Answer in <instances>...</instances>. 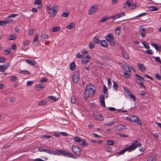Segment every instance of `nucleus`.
Instances as JSON below:
<instances>
[{"instance_id": "72a5a7b5", "label": "nucleus", "mask_w": 161, "mask_h": 161, "mask_svg": "<svg viewBox=\"0 0 161 161\" xmlns=\"http://www.w3.org/2000/svg\"><path fill=\"white\" fill-rule=\"evenodd\" d=\"M63 151V150L56 149L55 150V152L56 153H53V154L59 155V154H60L62 155Z\"/></svg>"}, {"instance_id": "0eeeda50", "label": "nucleus", "mask_w": 161, "mask_h": 161, "mask_svg": "<svg viewBox=\"0 0 161 161\" xmlns=\"http://www.w3.org/2000/svg\"><path fill=\"white\" fill-rule=\"evenodd\" d=\"M80 77V75L78 71H75L73 76V81L74 83H77Z\"/></svg>"}, {"instance_id": "4d7b16f0", "label": "nucleus", "mask_w": 161, "mask_h": 161, "mask_svg": "<svg viewBox=\"0 0 161 161\" xmlns=\"http://www.w3.org/2000/svg\"><path fill=\"white\" fill-rule=\"evenodd\" d=\"M146 52L148 54H150V55H152V54H153V52L152 51V50H151V49H149V50H146Z\"/></svg>"}, {"instance_id": "dca6fc26", "label": "nucleus", "mask_w": 161, "mask_h": 161, "mask_svg": "<svg viewBox=\"0 0 161 161\" xmlns=\"http://www.w3.org/2000/svg\"><path fill=\"white\" fill-rule=\"evenodd\" d=\"M26 61L27 63L32 65H34L36 63V62L34 60H31L28 59L26 60Z\"/></svg>"}, {"instance_id": "c756f323", "label": "nucleus", "mask_w": 161, "mask_h": 161, "mask_svg": "<svg viewBox=\"0 0 161 161\" xmlns=\"http://www.w3.org/2000/svg\"><path fill=\"white\" fill-rule=\"evenodd\" d=\"M130 5L131 3H130L128 2V0L127 2L124 4L123 5V8L124 9L126 8L127 7L130 6Z\"/></svg>"}, {"instance_id": "6e6552de", "label": "nucleus", "mask_w": 161, "mask_h": 161, "mask_svg": "<svg viewBox=\"0 0 161 161\" xmlns=\"http://www.w3.org/2000/svg\"><path fill=\"white\" fill-rule=\"evenodd\" d=\"M98 9L97 7L96 6H92L90 8L88 14H89L91 15L95 12Z\"/></svg>"}, {"instance_id": "e433bc0d", "label": "nucleus", "mask_w": 161, "mask_h": 161, "mask_svg": "<svg viewBox=\"0 0 161 161\" xmlns=\"http://www.w3.org/2000/svg\"><path fill=\"white\" fill-rule=\"evenodd\" d=\"M48 97L53 100V102H55L58 100V99H57L56 97L53 96H48Z\"/></svg>"}, {"instance_id": "ddd939ff", "label": "nucleus", "mask_w": 161, "mask_h": 161, "mask_svg": "<svg viewBox=\"0 0 161 161\" xmlns=\"http://www.w3.org/2000/svg\"><path fill=\"white\" fill-rule=\"evenodd\" d=\"M137 67L139 69L142 71H143L144 70H146L145 66L142 64H137Z\"/></svg>"}, {"instance_id": "6ab92c4d", "label": "nucleus", "mask_w": 161, "mask_h": 161, "mask_svg": "<svg viewBox=\"0 0 161 161\" xmlns=\"http://www.w3.org/2000/svg\"><path fill=\"white\" fill-rule=\"evenodd\" d=\"M44 86H45L43 85L38 84L36 85V88H37L36 90L39 91L41 90V89H43L44 87Z\"/></svg>"}, {"instance_id": "bf43d9fd", "label": "nucleus", "mask_w": 161, "mask_h": 161, "mask_svg": "<svg viewBox=\"0 0 161 161\" xmlns=\"http://www.w3.org/2000/svg\"><path fill=\"white\" fill-rule=\"evenodd\" d=\"M156 78L158 80H161V76L158 74H156L155 75Z\"/></svg>"}, {"instance_id": "69168bd1", "label": "nucleus", "mask_w": 161, "mask_h": 161, "mask_svg": "<svg viewBox=\"0 0 161 161\" xmlns=\"http://www.w3.org/2000/svg\"><path fill=\"white\" fill-rule=\"evenodd\" d=\"M33 81H28L27 82V86H31L33 84Z\"/></svg>"}, {"instance_id": "412c9836", "label": "nucleus", "mask_w": 161, "mask_h": 161, "mask_svg": "<svg viewBox=\"0 0 161 161\" xmlns=\"http://www.w3.org/2000/svg\"><path fill=\"white\" fill-rule=\"evenodd\" d=\"M125 14L124 12L120 13L116 15V19H118L121 17L125 16Z\"/></svg>"}, {"instance_id": "ea45409f", "label": "nucleus", "mask_w": 161, "mask_h": 161, "mask_svg": "<svg viewBox=\"0 0 161 161\" xmlns=\"http://www.w3.org/2000/svg\"><path fill=\"white\" fill-rule=\"evenodd\" d=\"M102 58L104 61H107L109 59V57L107 55H104L102 56Z\"/></svg>"}, {"instance_id": "20e7f679", "label": "nucleus", "mask_w": 161, "mask_h": 161, "mask_svg": "<svg viewBox=\"0 0 161 161\" xmlns=\"http://www.w3.org/2000/svg\"><path fill=\"white\" fill-rule=\"evenodd\" d=\"M106 39L111 46H114L115 45V43L114 40V37L111 33H109L107 35Z\"/></svg>"}, {"instance_id": "6e6d98bb", "label": "nucleus", "mask_w": 161, "mask_h": 161, "mask_svg": "<svg viewBox=\"0 0 161 161\" xmlns=\"http://www.w3.org/2000/svg\"><path fill=\"white\" fill-rule=\"evenodd\" d=\"M154 58L156 61L159 63H160L161 62V60H160V58L159 57H155Z\"/></svg>"}, {"instance_id": "a19ab883", "label": "nucleus", "mask_w": 161, "mask_h": 161, "mask_svg": "<svg viewBox=\"0 0 161 161\" xmlns=\"http://www.w3.org/2000/svg\"><path fill=\"white\" fill-rule=\"evenodd\" d=\"M120 28H117L115 30V34L116 35L119 36L120 32Z\"/></svg>"}, {"instance_id": "a211bd4d", "label": "nucleus", "mask_w": 161, "mask_h": 161, "mask_svg": "<svg viewBox=\"0 0 161 161\" xmlns=\"http://www.w3.org/2000/svg\"><path fill=\"white\" fill-rule=\"evenodd\" d=\"M100 44L103 47H107L108 44L107 42L105 40H103L101 41L100 42Z\"/></svg>"}, {"instance_id": "0e129e2a", "label": "nucleus", "mask_w": 161, "mask_h": 161, "mask_svg": "<svg viewBox=\"0 0 161 161\" xmlns=\"http://www.w3.org/2000/svg\"><path fill=\"white\" fill-rule=\"evenodd\" d=\"M76 56L78 58H82V55H81L80 53H77L76 54Z\"/></svg>"}, {"instance_id": "5fc2aeb1", "label": "nucleus", "mask_w": 161, "mask_h": 161, "mask_svg": "<svg viewBox=\"0 0 161 161\" xmlns=\"http://www.w3.org/2000/svg\"><path fill=\"white\" fill-rule=\"evenodd\" d=\"M47 79L46 78H42V79L40 80L41 83L43 82H47Z\"/></svg>"}, {"instance_id": "8fccbe9b", "label": "nucleus", "mask_w": 161, "mask_h": 161, "mask_svg": "<svg viewBox=\"0 0 161 161\" xmlns=\"http://www.w3.org/2000/svg\"><path fill=\"white\" fill-rule=\"evenodd\" d=\"M108 84L109 88H110L112 86V84L109 78H107Z\"/></svg>"}, {"instance_id": "e2e57ef3", "label": "nucleus", "mask_w": 161, "mask_h": 161, "mask_svg": "<svg viewBox=\"0 0 161 161\" xmlns=\"http://www.w3.org/2000/svg\"><path fill=\"white\" fill-rule=\"evenodd\" d=\"M147 13H141V14H139V15H137L136 17H141V16H145V15H147Z\"/></svg>"}, {"instance_id": "4c0bfd02", "label": "nucleus", "mask_w": 161, "mask_h": 161, "mask_svg": "<svg viewBox=\"0 0 161 161\" xmlns=\"http://www.w3.org/2000/svg\"><path fill=\"white\" fill-rule=\"evenodd\" d=\"M93 41L95 43H98L99 42V37L97 36H95L93 39Z\"/></svg>"}, {"instance_id": "473e14b6", "label": "nucleus", "mask_w": 161, "mask_h": 161, "mask_svg": "<svg viewBox=\"0 0 161 161\" xmlns=\"http://www.w3.org/2000/svg\"><path fill=\"white\" fill-rule=\"evenodd\" d=\"M68 153V154H67V157H68L69 158H72L74 159H76V157L73 154L69 153V152Z\"/></svg>"}, {"instance_id": "774afa93", "label": "nucleus", "mask_w": 161, "mask_h": 161, "mask_svg": "<svg viewBox=\"0 0 161 161\" xmlns=\"http://www.w3.org/2000/svg\"><path fill=\"white\" fill-rule=\"evenodd\" d=\"M106 150L108 152H111L112 149V148L110 147L109 146H107L106 147Z\"/></svg>"}, {"instance_id": "4be33fe9", "label": "nucleus", "mask_w": 161, "mask_h": 161, "mask_svg": "<svg viewBox=\"0 0 161 161\" xmlns=\"http://www.w3.org/2000/svg\"><path fill=\"white\" fill-rule=\"evenodd\" d=\"M107 88L105 85L103 86V91L104 94H105L106 96V97L107 98L108 97V93L107 92Z\"/></svg>"}, {"instance_id": "603ef678", "label": "nucleus", "mask_w": 161, "mask_h": 161, "mask_svg": "<svg viewBox=\"0 0 161 161\" xmlns=\"http://www.w3.org/2000/svg\"><path fill=\"white\" fill-rule=\"evenodd\" d=\"M106 143L108 145H112L114 144V142L113 141L108 140L107 141Z\"/></svg>"}, {"instance_id": "aec40b11", "label": "nucleus", "mask_w": 161, "mask_h": 161, "mask_svg": "<svg viewBox=\"0 0 161 161\" xmlns=\"http://www.w3.org/2000/svg\"><path fill=\"white\" fill-rule=\"evenodd\" d=\"M123 57L125 59H129V55L128 53L124 51H123L122 53Z\"/></svg>"}, {"instance_id": "864d4df0", "label": "nucleus", "mask_w": 161, "mask_h": 161, "mask_svg": "<svg viewBox=\"0 0 161 161\" xmlns=\"http://www.w3.org/2000/svg\"><path fill=\"white\" fill-rule=\"evenodd\" d=\"M94 44L92 42H90L89 45V47L91 49H92L94 48Z\"/></svg>"}, {"instance_id": "4468645a", "label": "nucleus", "mask_w": 161, "mask_h": 161, "mask_svg": "<svg viewBox=\"0 0 161 161\" xmlns=\"http://www.w3.org/2000/svg\"><path fill=\"white\" fill-rule=\"evenodd\" d=\"M33 44L35 46H37L39 42L38 41V36L37 34H36V35H35L34 40L33 41Z\"/></svg>"}, {"instance_id": "39448f33", "label": "nucleus", "mask_w": 161, "mask_h": 161, "mask_svg": "<svg viewBox=\"0 0 161 161\" xmlns=\"http://www.w3.org/2000/svg\"><path fill=\"white\" fill-rule=\"evenodd\" d=\"M130 121L135 122L140 125H142V122L139 118L134 115H131L128 119Z\"/></svg>"}, {"instance_id": "7c9ffc66", "label": "nucleus", "mask_w": 161, "mask_h": 161, "mask_svg": "<svg viewBox=\"0 0 161 161\" xmlns=\"http://www.w3.org/2000/svg\"><path fill=\"white\" fill-rule=\"evenodd\" d=\"M143 80H144L143 78L141 76L139 77L138 78L136 79V81L140 84L142 82Z\"/></svg>"}, {"instance_id": "680f3d73", "label": "nucleus", "mask_w": 161, "mask_h": 161, "mask_svg": "<svg viewBox=\"0 0 161 161\" xmlns=\"http://www.w3.org/2000/svg\"><path fill=\"white\" fill-rule=\"evenodd\" d=\"M74 140L77 142H79L81 140L78 137L75 136L74 138Z\"/></svg>"}, {"instance_id": "cd10ccee", "label": "nucleus", "mask_w": 161, "mask_h": 161, "mask_svg": "<svg viewBox=\"0 0 161 161\" xmlns=\"http://www.w3.org/2000/svg\"><path fill=\"white\" fill-rule=\"evenodd\" d=\"M148 9L150 11H156L158 10V8L153 6H151L148 7Z\"/></svg>"}, {"instance_id": "2eb2a0df", "label": "nucleus", "mask_w": 161, "mask_h": 161, "mask_svg": "<svg viewBox=\"0 0 161 161\" xmlns=\"http://www.w3.org/2000/svg\"><path fill=\"white\" fill-rule=\"evenodd\" d=\"M156 155L154 154L150 156L147 161H155Z\"/></svg>"}, {"instance_id": "7ed1b4c3", "label": "nucleus", "mask_w": 161, "mask_h": 161, "mask_svg": "<svg viewBox=\"0 0 161 161\" xmlns=\"http://www.w3.org/2000/svg\"><path fill=\"white\" fill-rule=\"evenodd\" d=\"M58 6L56 5H54L51 9H49V10L48 11V13L50 14V17H53L56 15L57 12V8Z\"/></svg>"}, {"instance_id": "a18cd8bd", "label": "nucleus", "mask_w": 161, "mask_h": 161, "mask_svg": "<svg viewBox=\"0 0 161 161\" xmlns=\"http://www.w3.org/2000/svg\"><path fill=\"white\" fill-rule=\"evenodd\" d=\"M47 101L44 100H42L41 102H39L38 103V104L39 105H44L47 103Z\"/></svg>"}, {"instance_id": "9d476101", "label": "nucleus", "mask_w": 161, "mask_h": 161, "mask_svg": "<svg viewBox=\"0 0 161 161\" xmlns=\"http://www.w3.org/2000/svg\"><path fill=\"white\" fill-rule=\"evenodd\" d=\"M114 128L118 130H120L123 129H126V127L125 126L121 125H119L116 126L114 127Z\"/></svg>"}, {"instance_id": "f03ea898", "label": "nucleus", "mask_w": 161, "mask_h": 161, "mask_svg": "<svg viewBox=\"0 0 161 161\" xmlns=\"http://www.w3.org/2000/svg\"><path fill=\"white\" fill-rule=\"evenodd\" d=\"M96 90L95 87L92 84H89L86 86L84 93V99H86L90 96H92Z\"/></svg>"}, {"instance_id": "bb28decb", "label": "nucleus", "mask_w": 161, "mask_h": 161, "mask_svg": "<svg viewBox=\"0 0 161 161\" xmlns=\"http://www.w3.org/2000/svg\"><path fill=\"white\" fill-rule=\"evenodd\" d=\"M152 46L154 47L157 50H159V49L161 48V46L159 45H158L155 43H153L152 44Z\"/></svg>"}, {"instance_id": "b1692460", "label": "nucleus", "mask_w": 161, "mask_h": 161, "mask_svg": "<svg viewBox=\"0 0 161 161\" xmlns=\"http://www.w3.org/2000/svg\"><path fill=\"white\" fill-rule=\"evenodd\" d=\"M79 144L80 145L83 146H85L87 145V142L85 141H83L82 140H81L79 142Z\"/></svg>"}, {"instance_id": "13d9d810", "label": "nucleus", "mask_w": 161, "mask_h": 161, "mask_svg": "<svg viewBox=\"0 0 161 161\" xmlns=\"http://www.w3.org/2000/svg\"><path fill=\"white\" fill-rule=\"evenodd\" d=\"M41 1L40 0H36L34 2L35 4L38 5L41 4Z\"/></svg>"}, {"instance_id": "f3484780", "label": "nucleus", "mask_w": 161, "mask_h": 161, "mask_svg": "<svg viewBox=\"0 0 161 161\" xmlns=\"http://www.w3.org/2000/svg\"><path fill=\"white\" fill-rule=\"evenodd\" d=\"M16 38V36L15 34H12L9 35L8 37V39L9 40H15Z\"/></svg>"}, {"instance_id": "9b49d317", "label": "nucleus", "mask_w": 161, "mask_h": 161, "mask_svg": "<svg viewBox=\"0 0 161 161\" xmlns=\"http://www.w3.org/2000/svg\"><path fill=\"white\" fill-rule=\"evenodd\" d=\"M94 119L97 120L103 121V117L102 115H94Z\"/></svg>"}, {"instance_id": "09e8293b", "label": "nucleus", "mask_w": 161, "mask_h": 161, "mask_svg": "<svg viewBox=\"0 0 161 161\" xmlns=\"http://www.w3.org/2000/svg\"><path fill=\"white\" fill-rule=\"evenodd\" d=\"M69 152L66 150H63L62 155L65 156H67V154H68V153Z\"/></svg>"}, {"instance_id": "c85d7f7f", "label": "nucleus", "mask_w": 161, "mask_h": 161, "mask_svg": "<svg viewBox=\"0 0 161 161\" xmlns=\"http://www.w3.org/2000/svg\"><path fill=\"white\" fill-rule=\"evenodd\" d=\"M114 83L113 88L116 91H117L118 89V85L114 81H113Z\"/></svg>"}, {"instance_id": "1a4fd4ad", "label": "nucleus", "mask_w": 161, "mask_h": 161, "mask_svg": "<svg viewBox=\"0 0 161 161\" xmlns=\"http://www.w3.org/2000/svg\"><path fill=\"white\" fill-rule=\"evenodd\" d=\"M90 56L88 55H87L82 61V64H86L88 62L90 61Z\"/></svg>"}, {"instance_id": "338daca9", "label": "nucleus", "mask_w": 161, "mask_h": 161, "mask_svg": "<svg viewBox=\"0 0 161 161\" xmlns=\"http://www.w3.org/2000/svg\"><path fill=\"white\" fill-rule=\"evenodd\" d=\"M125 77L126 78H129L130 77V74L126 72L124 73Z\"/></svg>"}, {"instance_id": "393cba45", "label": "nucleus", "mask_w": 161, "mask_h": 161, "mask_svg": "<svg viewBox=\"0 0 161 161\" xmlns=\"http://www.w3.org/2000/svg\"><path fill=\"white\" fill-rule=\"evenodd\" d=\"M142 43L146 48L148 49L150 48L149 44L147 42L145 41H143L142 42Z\"/></svg>"}, {"instance_id": "a878e982", "label": "nucleus", "mask_w": 161, "mask_h": 161, "mask_svg": "<svg viewBox=\"0 0 161 161\" xmlns=\"http://www.w3.org/2000/svg\"><path fill=\"white\" fill-rule=\"evenodd\" d=\"M75 26V24L74 23H70L69 25L67 26L66 28L69 29H71L74 28Z\"/></svg>"}, {"instance_id": "423d86ee", "label": "nucleus", "mask_w": 161, "mask_h": 161, "mask_svg": "<svg viewBox=\"0 0 161 161\" xmlns=\"http://www.w3.org/2000/svg\"><path fill=\"white\" fill-rule=\"evenodd\" d=\"M72 151L77 156L80 155L81 150L79 147L73 145L72 146Z\"/></svg>"}, {"instance_id": "f704fd0d", "label": "nucleus", "mask_w": 161, "mask_h": 161, "mask_svg": "<svg viewBox=\"0 0 161 161\" xmlns=\"http://www.w3.org/2000/svg\"><path fill=\"white\" fill-rule=\"evenodd\" d=\"M124 69L125 71L131 72V70L129 67L127 65H125L124 66Z\"/></svg>"}, {"instance_id": "f8f14e48", "label": "nucleus", "mask_w": 161, "mask_h": 161, "mask_svg": "<svg viewBox=\"0 0 161 161\" xmlns=\"http://www.w3.org/2000/svg\"><path fill=\"white\" fill-rule=\"evenodd\" d=\"M100 105L104 107H105L106 106L105 103L104 98L103 96H101L100 97Z\"/></svg>"}, {"instance_id": "2f4dec72", "label": "nucleus", "mask_w": 161, "mask_h": 161, "mask_svg": "<svg viewBox=\"0 0 161 161\" xmlns=\"http://www.w3.org/2000/svg\"><path fill=\"white\" fill-rule=\"evenodd\" d=\"M60 29V27L59 26H58L56 27L53 28L52 30V31L53 32H56L58 31Z\"/></svg>"}, {"instance_id": "58836bf2", "label": "nucleus", "mask_w": 161, "mask_h": 161, "mask_svg": "<svg viewBox=\"0 0 161 161\" xmlns=\"http://www.w3.org/2000/svg\"><path fill=\"white\" fill-rule=\"evenodd\" d=\"M110 19V18H109L108 16H106L105 17L103 18L102 19L100 20V22H102L103 23H104L106 22V21L108 19Z\"/></svg>"}, {"instance_id": "37998d69", "label": "nucleus", "mask_w": 161, "mask_h": 161, "mask_svg": "<svg viewBox=\"0 0 161 161\" xmlns=\"http://www.w3.org/2000/svg\"><path fill=\"white\" fill-rule=\"evenodd\" d=\"M19 72L21 74H24L27 75H29L30 74V72L28 71L25 70H20Z\"/></svg>"}, {"instance_id": "49530a36", "label": "nucleus", "mask_w": 161, "mask_h": 161, "mask_svg": "<svg viewBox=\"0 0 161 161\" xmlns=\"http://www.w3.org/2000/svg\"><path fill=\"white\" fill-rule=\"evenodd\" d=\"M16 78L14 76H11L10 77V80L12 81H14L16 80Z\"/></svg>"}, {"instance_id": "3c124183", "label": "nucleus", "mask_w": 161, "mask_h": 161, "mask_svg": "<svg viewBox=\"0 0 161 161\" xmlns=\"http://www.w3.org/2000/svg\"><path fill=\"white\" fill-rule=\"evenodd\" d=\"M10 65V63H8L6 65H2V67H3V69H4V70L7 69L8 68L9 66Z\"/></svg>"}, {"instance_id": "79ce46f5", "label": "nucleus", "mask_w": 161, "mask_h": 161, "mask_svg": "<svg viewBox=\"0 0 161 161\" xmlns=\"http://www.w3.org/2000/svg\"><path fill=\"white\" fill-rule=\"evenodd\" d=\"M129 96L130 97V98L132 99L134 102H135L136 101V98L134 95H133L132 93H129Z\"/></svg>"}, {"instance_id": "c9c22d12", "label": "nucleus", "mask_w": 161, "mask_h": 161, "mask_svg": "<svg viewBox=\"0 0 161 161\" xmlns=\"http://www.w3.org/2000/svg\"><path fill=\"white\" fill-rule=\"evenodd\" d=\"M69 14V11H65L64 12L63 14H62L61 16L62 17H67L68 15Z\"/></svg>"}, {"instance_id": "de8ad7c7", "label": "nucleus", "mask_w": 161, "mask_h": 161, "mask_svg": "<svg viewBox=\"0 0 161 161\" xmlns=\"http://www.w3.org/2000/svg\"><path fill=\"white\" fill-rule=\"evenodd\" d=\"M71 102L72 103L74 104L76 102V100L74 96H72L71 99Z\"/></svg>"}, {"instance_id": "f257e3e1", "label": "nucleus", "mask_w": 161, "mask_h": 161, "mask_svg": "<svg viewBox=\"0 0 161 161\" xmlns=\"http://www.w3.org/2000/svg\"><path fill=\"white\" fill-rule=\"evenodd\" d=\"M139 141L137 139L135 140L132 142L131 145L119 152L118 155L124 154L126 151L130 152L134 151L136 148L140 147L142 145L140 143H137Z\"/></svg>"}, {"instance_id": "c03bdc74", "label": "nucleus", "mask_w": 161, "mask_h": 161, "mask_svg": "<svg viewBox=\"0 0 161 161\" xmlns=\"http://www.w3.org/2000/svg\"><path fill=\"white\" fill-rule=\"evenodd\" d=\"M42 38L43 39H47L48 38V36L47 34H43L41 36V39Z\"/></svg>"}, {"instance_id": "052dcab7", "label": "nucleus", "mask_w": 161, "mask_h": 161, "mask_svg": "<svg viewBox=\"0 0 161 161\" xmlns=\"http://www.w3.org/2000/svg\"><path fill=\"white\" fill-rule=\"evenodd\" d=\"M34 31L32 29H30L29 31V34L30 35H32L34 34Z\"/></svg>"}, {"instance_id": "5701e85b", "label": "nucleus", "mask_w": 161, "mask_h": 161, "mask_svg": "<svg viewBox=\"0 0 161 161\" xmlns=\"http://www.w3.org/2000/svg\"><path fill=\"white\" fill-rule=\"evenodd\" d=\"M75 69V63L73 62L71 63L70 65V69L72 70H74Z\"/></svg>"}]
</instances>
